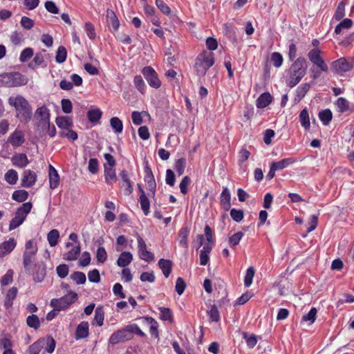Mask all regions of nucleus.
<instances>
[{
  "label": "nucleus",
  "mask_w": 354,
  "mask_h": 354,
  "mask_svg": "<svg viewBox=\"0 0 354 354\" xmlns=\"http://www.w3.org/2000/svg\"><path fill=\"white\" fill-rule=\"evenodd\" d=\"M12 163L19 168H24L29 164V160L25 153H17L12 157Z\"/></svg>",
  "instance_id": "obj_19"
},
{
  "label": "nucleus",
  "mask_w": 354,
  "mask_h": 354,
  "mask_svg": "<svg viewBox=\"0 0 354 354\" xmlns=\"http://www.w3.org/2000/svg\"><path fill=\"white\" fill-rule=\"evenodd\" d=\"M353 26V21L350 19H345L342 21L335 28L337 35L341 33L342 29H348Z\"/></svg>",
  "instance_id": "obj_44"
},
{
  "label": "nucleus",
  "mask_w": 354,
  "mask_h": 354,
  "mask_svg": "<svg viewBox=\"0 0 354 354\" xmlns=\"http://www.w3.org/2000/svg\"><path fill=\"white\" fill-rule=\"evenodd\" d=\"M28 193L24 189L15 191L12 194V198L17 202H24L27 200Z\"/></svg>",
  "instance_id": "obj_42"
},
{
  "label": "nucleus",
  "mask_w": 354,
  "mask_h": 354,
  "mask_svg": "<svg viewBox=\"0 0 354 354\" xmlns=\"http://www.w3.org/2000/svg\"><path fill=\"white\" fill-rule=\"evenodd\" d=\"M34 54V50L32 48H26L24 49L19 56L21 62H26L30 59Z\"/></svg>",
  "instance_id": "obj_52"
},
{
  "label": "nucleus",
  "mask_w": 354,
  "mask_h": 354,
  "mask_svg": "<svg viewBox=\"0 0 354 354\" xmlns=\"http://www.w3.org/2000/svg\"><path fill=\"white\" fill-rule=\"evenodd\" d=\"M67 57V51L65 47L61 46L57 48L55 60L57 63L62 64L64 62Z\"/></svg>",
  "instance_id": "obj_45"
},
{
  "label": "nucleus",
  "mask_w": 354,
  "mask_h": 354,
  "mask_svg": "<svg viewBox=\"0 0 354 354\" xmlns=\"http://www.w3.org/2000/svg\"><path fill=\"white\" fill-rule=\"evenodd\" d=\"M88 335V323L82 322L77 327L75 337L77 339L86 338Z\"/></svg>",
  "instance_id": "obj_24"
},
{
  "label": "nucleus",
  "mask_w": 354,
  "mask_h": 354,
  "mask_svg": "<svg viewBox=\"0 0 354 354\" xmlns=\"http://www.w3.org/2000/svg\"><path fill=\"white\" fill-rule=\"evenodd\" d=\"M26 323L28 326L34 329H37L40 326V321L36 315H29L27 317Z\"/></svg>",
  "instance_id": "obj_49"
},
{
  "label": "nucleus",
  "mask_w": 354,
  "mask_h": 354,
  "mask_svg": "<svg viewBox=\"0 0 354 354\" xmlns=\"http://www.w3.org/2000/svg\"><path fill=\"white\" fill-rule=\"evenodd\" d=\"M243 235L244 234L242 232H238L232 235L229 238V243L230 246L235 247L236 245H237L239 243L241 239L243 238Z\"/></svg>",
  "instance_id": "obj_56"
},
{
  "label": "nucleus",
  "mask_w": 354,
  "mask_h": 354,
  "mask_svg": "<svg viewBox=\"0 0 354 354\" xmlns=\"http://www.w3.org/2000/svg\"><path fill=\"white\" fill-rule=\"evenodd\" d=\"M8 142L13 147L21 146L24 142V135L20 130H15L9 136Z\"/></svg>",
  "instance_id": "obj_16"
},
{
  "label": "nucleus",
  "mask_w": 354,
  "mask_h": 354,
  "mask_svg": "<svg viewBox=\"0 0 354 354\" xmlns=\"http://www.w3.org/2000/svg\"><path fill=\"white\" fill-rule=\"evenodd\" d=\"M77 299V295L73 291H69L68 294L59 299H52L50 306L57 310L67 309Z\"/></svg>",
  "instance_id": "obj_8"
},
{
  "label": "nucleus",
  "mask_w": 354,
  "mask_h": 354,
  "mask_svg": "<svg viewBox=\"0 0 354 354\" xmlns=\"http://www.w3.org/2000/svg\"><path fill=\"white\" fill-rule=\"evenodd\" d=\"M71 279H73L77 284H84L86 282V277L84 273L82 272H74L71 275Z\"/></svg>",
  "instance_id": "obj_50"
},
{
  "label": "nucleus",
  "mask_w": 354,
  "mask_h": 354,
  "mask_svg": "<svg viewBox=\"0 0 354 354\" xmlns=\"http://www.w3.org/2000/svg\"><path fill=\"white\" fill-rule=\"evenodd\" d=\"M48 177L50 187L55 189L59 184V176L57 171L51 165H49Z\"/></svg>",
  "instance_id": "obj_20"
},
{
  "label": "nucleus",
  "mask_w": 354,
  "mask_h": 354,
  "mask_svg": "<svg viewBox=\"0 0 354 354\" xmlns=\"http://www.w3.org/2000/svg\"><path fill=\"white\" fill-rule=\"evenodd\" d=\"M273 98L269 93H263L256 101L257 107L259 109H263L270 104Z\"/></svg>",
  "instance_id": "obj_22"
},
{
  "label": "nucleus",
  "mask_w": 354,
  "mask_h": 354,
  "mask_svg": "<svg viewBox=\"0 0 354 354\" xmlns=\"http://www.w3.org/2000/svg\"><path fill=\"white\" fill-rule=\"evenodd\" d=\"M310 86L308 83H304L298 86L296 89V94L294 98L295 103H299L309 91Z\"/></svg>",
  "instance_id": "obj_23"
},
{
  "label": "nucleus",
  "mask_w": 354,
  "mask_h": 354,
  "mask_svg": "<svg viewBox=\"0 0 354 354\" xmlns=\"http://www.w3.org/2000/svg\"><path fill=\"white\" fill-rule=\"evenodd\" d=\"M270 59L272 64L276 68H279L283 64V59L279 53L274 52L272 53Z\"/></svg>",
  "instance_id": "obj_54"
},
{
  "label": "nucleus",
  "mask_w": 354,
  "mask_h": 354,
  "mask_svg": "<svg viewBox=\"0 0 354 354\" xmlns=\"http://www.w3.org/2000/svg\"><path fill=\"white\" fill-rule=\"evenodd\" d=\"M189 234V230L187 227H182L178 233V241L179 245L184 248L186 250L188 249V236Z\"/></svg>",
  "instance_id": "obj_18"
},
{
  "label": "nucleus",
  "mask_w": 354,
  "mask_h": 354,
  "mask_svg": "<svg viewBox=\"0 0 354 354\" xmlns=\"http://www.w3.org/2000/svg\"><path fill=\"white\" fill-rule=\"evenodd\" d=\"M215 62L214 53L208 51L201 53L195 60L194 69L198 76H204Z\"/></svg>",
  "instance_id": "obj_6"
},
{
  "label": "nucleus",
  "mask_w": 354,
  "mask_h": 354,
  "mask_svg": "<svg viewBox=\"0 0 354 354\" xmlns=\"http://www.w3.org/2000/svg\"><path fill=\"white\" fill-rule=\"evenodd\" d=\"M5 180L10 185H15L18 180V174L15 169H9L4 175Z\"/></svg>",
  "instance_id": "obj_38"
},
{
  "label": "nucleus",
  "mask_w": 354,
  "mask_h": 354,
  "mask_svg": "<svg viewBox=\"0 0 354 354\" xmlns=\"http://www.w3.org/2000/svg\"><path fill=\"white\" fill-rule=\"evenodd\" d=\"M321 50L318 48H313L308 54L310 61L322 72H327L328 65L321 57Z\"/></svg>",
  "instance_id": "obj_10"
},
{
  "label": "nucleus",
  "mask_w": 354,
  "mask_h": 354,
  "mask_svg": "<svg viewBox=\"0 0 354 354\" xmlns=\"http://www.w3.org/2000/svg\"><path fill=\"white\" fill-rule=\"evenodd\" d=\"M106 17L109 24L112 26L114 30H117L119 28L120 23L115 12L113 10H109L106 12Z\"/></svg>",
  "instance_id": "obj_36"
},
{
  "label": "nucleus",
  "mask_w": 354,
  "mask_h": 354,
  "mask_svg": "<svg viewBox=\"0 0 354 354\" xmlns=\"http://www.w3.org/2000/svg\"><path fill=\"white\" fill-rule=\"evenodd\" d=\"M37 245L35 240H28L25 243L23 253V266L26 273H30L35 263L37 253Z\"/></svg>",
  "instance_id": "obj_5"
},
{
  "label": "nucleus",
  "mask_w": 354,
  "mask_h": 354,
  "mask_svg": "<svg viewBox=\"0 0 354 354\" xmlns=\"http://www.w3.org/2000/svg\"><path fill=\"white\" fill-rule=\"evenodd\" d=\"M136 237L138 241V254L139 258L147 262L153 261L154 256L152 252L147 250V244L144 239L139 234H136Z\"/></svg>",
  "instance_id": "obj_11"
},
{
  "label": "nucleus",
  "mask_w": 354,
  "mask_h": 354,
  "mask_svg": "<svg viewBox=\"0 0 354 354\" xmlns=\"http://www.w3.org/2000/svg\"><path fill=\"white\" fill-rule=\"evenodd\" d=\"M17 241L14 238H10L0 243V259L9 255L17 246Z\"/></svg>",
  "instance_id": "obj_12"
},
{
  "label": "nucleus",
  "mask_w": 354,
  "mask_h": 354,
  "mask_svg": "<svg viewBox=\"0 0 354 354\" xmlns=\"http://www.w3.org/2000/svg\"><path fill=\"white\" fill-rule=\"evenodd\" d=\"M158 266L161 269L164 276L167 278L171 272V261L165 259H160L158 261Z\"/></svg>",
  "instance_id": "obj_30"
},
{
  "label": "nucleus",
  "mask_w": 354,
  "mask_h": 354,
  "mask_svg": "<svg viewBox=\"0 0 354 354\" xmlns=\"http://www.w3.org/2000/svg\"><path fill=\"white\" fill-rule=\"evenodd\" d=\"M55 122L57 127L64 131L69 129L72 125L71 119L68 116L57 117Z\"/></svg>",
  "instance_id": "obj_34"
},
{
  "label": "nucleus",
  "mask_w": 354,
  "mask_h": 354,
  "mask_svg": "<svg viewBox=\"0 0 354 354\" xmlns=\"http://www.w3.org/2000/svg\"><path fill=\"white\" fill-rule=\"evenodd\" d=\"M145 181L147 183V187L153 194H155L156 182L151 170L149 167L145 168Z\"/></svg>",
  "instance_id": "obj_29"
},
{
  "label": "nucleus",
  "mask_w": 354,
  "mask_h": 354,
  "mask_svg": "<svg viewBox=\"0 0 354 354\" xmlns=\"http://www.w3.org/2000/svg\"><path fill=\"white\" fill-rule=\"evenodd\" d=\"M102 112L99 109H93L88 111L87 117L91 122H97L102 117Z\"/></svg>",
  "instance_id": "obj_47"
},
{
  "label": "nucleus",
  "mask_w": 354,
  "mask_h": 354,
  "mask_svg": "<svg viewBox=\"0 0 354 354\" xmlns=\"http://www.w3.org/2000/svg\"><path fill=\"white\" fill-rule=\"evenodd\" d=\"M37 181V174L35 172L26 169L24 171L21 178V186L24 187H30L33 186Z\"/></svg>",
  "instance_id": "obj_14"
},
{
  "label": "nucleus",
  "mask_w": 354,
  "mask_h": 354,
  "mask_svg": "<svg viewBox=\"0 0 354 354\" xmlns=\"http://www.w3.org/2000/svg\"><path fill=\"white\" fill-rule=\"evenodd\" d=\"M13 347L12 342L6 337L0 339V348L3 349V351H12Z\"/></svg>",
  "instance_id": "obj_57"
},
{
  "label": "nucleus",
  "mask_w": 354,
  "mask_h": 354,
  "mask_svg": "<svg viewBox=\"0 0 354 354\" xmlns=\"http://www.w3.org/2000/svg\"><path fill=\"white\" fill-rule=\"evenodd\" d=\"M88 169L93 174H96L98 172L99 162L97 158H93L89 160Z\"/></svg>",
  "instance_id": "obj_58"
},
{
  "label": "nucleus",
  "mask_w": 354,
  "mask_h": 354,
  "mask_svg": "<svg viewBox=\"0 0 354 354\" xmlns=\"http://www.w3.org/2000/svg\"><path fill=\"white\" fill-rule=\"evenodd\" d=\"M254 272H255L253 267H250L247 269L244 279V284L245 287H250L251 286L253 277L254 276Z\"/></svg>",
  "instance_id": "obj_53"
},
{
  "label": "nucleus",
  "mask_w": 354,
  "mask_h": 354,
  "mask_svg": "<svg viewBox=\"0 0 354 354\" xmlns=\"http://www.w3.org/2000/svg\"><path fill=\"white\" fill-rule=\"evenodd\" d=\"M333 67L337 73H345L351 71L353 64L342 57L333 62Z\"/></svg>",
  "instance_id": "obj_15"
},
{
  "label": "nucleus",
  "mask_w": 354,
  "mask_h": 354,
  "mask_svg": "<svg viewBox=\"0 0 354 354\" xmlns=\"http://www.w3.org/2000/svg\"><path fill=\"white\" fill-rule=\"evenodd\" d=\"M142 73L151 87L158 88L161 86V82L158 77L157 73L151 66H145L142 68Z\"/></svg>",
  "instance_id": "obj_9"
},
{
  "label": "nucleus",
  "mask_w": 354,
  "mask_h": 354,
  "mask_svg": "<svg viewBox=\"0 0 354 354\" xmlns=\"http://www.w3.org/2000/svg\"><path fill=\"white\" fill-rule=\"evenodd\" d=\"M221 205L225 211L230 209L231 207V194L227 187H223L220 196Z\"/></svg>",
  "instance_id": "obj_17"
},
{
  "label": "nucleus",
  "mask_w": 354,
  "mask_h": 354,
  "mask_svg": "<svg viewBox=\"0 0 354 354\" xmlns=\"http://www.w3.org/2000/svg\"><path fill=\"white\" fill-rule=\"evenodd\" d=\"M14 271L12 269H9L6 271V274L2 276L0 279V283L1 286H7L12 283L13 281Z\"/></svg>",
  "instance_id": "obj_40"
},
{
  "label": "nucleus",
  "mask_w": 354,
  "mask_h": 354,
  "mask_svg": "<svg viewBox=\"0 0 354 354\" xmlns=\"http://www.w3.org/2000/svg\"><path fill=\"white\" fill-rule=\"evenodd\" d=\"M28 274L32 275L33 280L35 282H41L46 274V266L42 263L35 264L32 268L31 272Z\"/></svg>",
  "instance_id": "obj_13"
},
{
  "label": "nucleus",
  "mask_w": 354,
  "mask_h": 354,
  "mask_svg": "<svg viewBox=\"0 0 354 354\" xmlns=\"http://www.w3.org/2000/svg\"><path fill=\"white\" fill-rule=\"evenodd\" d=\"M185 165L186 160L184 158H180L176 160L175 163V169L178 176H181L184 173Z\"/></svg>",
  "instance_id": "obj_62"
},
{
  "label": "nucleus",
  "mask_w": 354,
  "mask_h": 354,
  "mask_svg": "<svg viewBox=\"0 0 354 354\" xmlns=\"http://www.w3.org/2000/svg\"><path fill=\"white\" fill-rule=\"evenodd\" d=\"M133 259V254L130 252H122L117 260V265L120 268H125L132 262Z\"/></svg>",
  "instance_id": "obj_21"
},
{
  "label": "nucleus",
  "mask_w": 354,
  "mask_h": 354,
  "mask_svg": "<svg viewBox=\"0 0 354 354\" xmlns=\"http://www.w3.org/2000/svg\"><path fill=\"white\" fill-rule=\"evenodd\" d=\"M32 207V205L30 202L24 203L17 209L15 215L24 221Z\"/></svg>",
  "instance_id": "obj_25"
},
{
  "label": "nucleus",
  "mask_w": 354,
  "mask_h": 354,
  "mask_svg": "<svg viewBox=\"0 0 354 354\" xmlns=\"http://www.w3.org/2000/svg\"><path fill=\"white\" fill-rule=\"evenodd\" d=\"M307 66L304 58L299 57L291 65L289 69L288 84L290 87L295 86L306 73Z\"/></svg>",
  "instance_id": "obj_4"
},
{
  "label": "nucleus",
  "mask_w": 354,
  "mask_h": 354,
  "mask_svg": "<svg viewBox=\"0 0 354 354\" xmlns=\"http://www.w3.org/2000/svg\"><path fill=\"white\" fill-rule=\"evenodd\" d=\"M27 78L19 73H6L0 75V84L8 87L20 86L26 84Z\"/></svg>",
  "instance_id": "obj_7"
},
{
  "label": "nucleus",
  "mask_w": 354,
  "mask_h": 354,
  "mask_svg": "<svg viewBox=\"0 0 354 354\" xmlns=\"http://www.w3.org/2000/svg\"><path fill=\"white\" fill-rule=\"evenodd\" d=\"M137 334L140 337L145 335V333L137 324H129L113 333L109 337V342L112 345L129 340L133 337V334Z\"/></svg>",
  "instance_id": "obj_3"
},
{
  "label": "nucleus",
  "mask_w": 354,
  "mask_h": 354,
  "mask_svg": "<svg viewBox=\"0 0 354 354\" xmlns=\"http://www.w3.org/2000/svg\"><path fill=\"white\" fill-rule=\"evenodd\" d=\"M316 315H317V310L315 308H312L310 311L308 313V314L305 315L302 317V321L307 322L308 321L310 322V324H312L314 323V322L316 319Z\"/></svg>",
  "instance_id": "obj_60"
},
{
  "label": "nucleus",
  "mask_w": 354,
  "mask_h": 354,
  "mask_svg": "<svg viewBox=\"0 0 354 354\" xmlns=\"http://www.w3.org/2000/svg\"><path fill=\"white\" fill-rule=\"evenodd\" d=\"M59 238V232L56 229L50 230L47 234V240L51 247H54L57 244Z\"/></svg>",
  "instance_id": "obj_39"
},
{
  "label": "nucleus",
  "mask_w": 354,
  "mask_h": 354,
  "mask_svg": "<svg viewBox=\"0 0 354 354\" xmlns=\"http://www.w3.org/2000/svg\"><path fill=\"white\" fill-rule=\"evenodd\" d=\"M299 121L301 123V125L306 130L310 129V118H309V113L306 109H304L299 114Z\"/></svg>",
  "instance_id": "obj_35"
},
{
  "label": "nucleus",
  "mask_w": 354,
  "mask_h": 354,
  "mask_svg": "<svg viewBox=\"0 0 354 354\" xmlns=\"http://www.w3.org/2000/svg\"><path fill=\"white\" fill-rule=\"evenodd\" d=\"M120 177L122 180V187H124L125 191L128 194H130L133 192V186L129 179L128 173L125 170H122L120 174Z\"/></svg>",
  "instance_id": "obj_32"
},
{
  "label": "nucleus",
  "mask_w": 354,
  "mask_h": 354,
  "mask_svg": "<svg viewBox=\"0 0 354 354\" xmlns=\"http://www.w3.org/2000/svg\"><path fill=\"white\" fill-rule=\"evenodd\" d=\"M104 318V313L102 308L97 307L95 310V317L93 322H95L99 326L103 325Z\"/></svg>",
  "instance_id": "obj_48"
},
{
  "label": "nucleus",
  "mask_w": 354,
  "mask_h": 354,
  "mask_svg": "<svg viewBox=\"0 0 354 354\" xmlns=\"http://www.w3.org/2000/svg\"><path fill=\"white\" fill-rule=\"evenodd\" d=\"M333 114L330 109H325L319 112V118L324 125H327L332 120Z\"/></svg>",
  "instance_id": "obj_46"
},
{
  "label": "nucleus",
  "mask_w": 354,
  "mask_h": 354,
  "mask_svg": "<svg viewBox=\"0 0 354 354\" xmlns=\"http://www.w3.org/2000/svg\"><path fill=\"white\" fill-rule=\"evenodd\" d=\"M96 258L97 261L100 263H103L106 261L107 259V254L104 247H100L97 248L96 252Z\"/></svg>",
  "instance_id": "obj_59"
},
{
  "label": "nucleus",
  "mask_w": 354,
  "mask_h": 354,
  "mask_svg": "<svg viewBox=\"0 0 354 354\" xmlns=\"http://www.w3.org/2000/svg\"><path fill=\"white\" fill-rule=\"evenodd\" d=\"M295 162V159L293 158H288L282 159L277 162H272L271 165L276 169V171L282 170L292 164Z\"/></svg>",
  "instance_id": "obj_27"
},
{
  "label": "nucleus",
  "mask_w": 354,
  "mask_h": 354,
  "mask_svg": "<svg viewBox=\"0 0 354 354\" xmlns=\"http://www.w3.org/2000/svg\"><path fill=\"white\" fill-rule=\"evenodd\" d=\"M133 82L136 88L142 93L145 91L146 85L140 75H136L134 77Z\"/></svg>",
  "instance_id": "obj_55"
},
{
  "label": "nucleus",
  "mask_w": 354,
  "mask_h": 354,
  "mask_svg": "<svg viewBox=\"0 0 354 354\" xmlns=\"http://www.w3.org/2000/svg\"><path fill=\"white\" fill-rule=\"evenodd\" d=\"M209 319L212 322H218L220 320V315L217 307L215 305H212L207 312Z\"/></svg>",
  "instance_id": "obj_51"
},
{
  "label": "nucleus",
  "mask_w": 354,
  "mask_h": 354,
  "mask_svg": "<svg viewBox=\"0 0 354 354\" xmlns=\"http://www.w3.org/2000/svg\"><path fill=\"white\" fill-rule=\"evenodd\" d=\"M212 245L209 243H205L203 249L200 251V264L205 266L209 261V254L212 251Z\"/></svg>",
  "instance_id": "obj_26"
},
{
  "label": "nucleus",
  "mask_w": 354,
  "mask_h": 354,
  "mask_svg": "<svg viewBox=\"0 0 354 354\" xmlns=\"http://www.w3.org/2000/svg\"><path fill=\"white\" fill-rule=\"evenodd\" d=\"M17 294V289L15 287L11 288L6 294L5 300V306L8 308L12 306L13 300L15 299Z\"/></svg>",
  "instance_id": "obj_37"
},
{
  "label": "nucleus",
  "mask_w": 354,
  "mask_h": 354,
  "mask_svg": "<svg viewBox=\"0 0 354 354\" xmlns=\"http://www.w3.org/2000/svg\"><path fill=\"white\" fill-rule=\"evenodd\" d=\"M8 102L14 107L16 118L23 123L30 122L32 115V109L28 101L21 95L9 97Z\"/></svg>",
  "instance_id": "obj_1"
},
{
  "label": "nucleus",
  "mask_w": 354,
  "mask_h": 354,
  "mask_svg": "<svg viewBox=\"0 0 354 354\" xmlns=\"http://www.w3.org/2000/svg\"><path fill=\"white\" fill-rule=\"evenodd\" d=\"M110 125L114 130L115 133H120L123 130V124L120 119L113 117L110 120Z\"/></svg>",
  "instance_id": "obj_41"
},
{
  "label": "nucleus",
  "mask_w": 354,
  "mask_h": 354,
  "mask_svg": "<svg viewBox=\"0 0 354 354\" xmlns=\"http://www.w3.org/2000/svg\"><path fill=\"white\" fill-rule=\"evenodd\" d=\"M148 116L149 114L146 111L139 112L134 111L131 114L133 123L136 125H140L143 122V116Z\"/></svg>",
  "instance_id": "obj_43"
},
{
  "label": "nucleus",
  "mask_w": 354,
  "mask_h": 354,
  "mask_svg": "<svg viewBox=\"0 0 354 354\" xmlns=\"http://www.w3.org/2000/svg\"><path fill=\"white\" fill-rule=\"evenodd\" d=\"M105 182L111 185L116 182L117 178L115 169L113 167H108L106 164L104 165Z\"/></svg>",
  "instance_id": "obj_28"
},
{
  "label": "nucleus",
  "mask_w": 354,
  "mask_h": 354,
  "mask_svg": "<svg viewBox=\"0 0 354 354\" xmlns=\"http://www.w3.org/2000/svg\"><path fill=\"white\" fill-rule=\"evenodd\" d=\"M50 109L46 105L39 106L36 109L34 115V120L37 130L53 138L56 135V129L55 125L50 123Z\"/></svg>",
  "instance_id": "obj_2"
},
{
  "label": "nucleus",
  "mask_w": 354,
  "mask_h": 354,
  "mask_svg": "<svg viewBox=\"0 0 354 354\" xmlns=\"http://www.w3.org/2000/svg\"><path fill=\"white\" fill-rule=\"evenodd\" d=\"M80 253V245L78 243L76 245L73 246V248L67 252H66L63 255V258L67 261H75L77 259Z\"/></svg>",
  "instance_id": "obj_33"
},
{
  "label": "nucleus",
  "mask_w": 354,
  "mask_h": 354,
  "mask_svg": "<svg viewBox=\"0 0 354 354\" xmlns=\"http://www.w3.org/2000/svg\"><path fill=\"white\" fill-rule=\"evenodd\" d=\"M345 15V5L343 2H340L336 9L334 15V18L339 21L342 19Z\"/></svg>",
  "instance_id": "obj_61"
},
{
  "label": "nucleus",
  "mask_w": 354,
  "mask_h": 354,
  "mask_svg": "<svg viewBox=\"0 0 354 354\" xmlns=\"http://www.w3.org/2000/svg\"><path fill=\"white\" fill-rule=\"evenodd\" d=\"M336 105L340 112H344L348 109V102L344 97H339L337 100Z\"/></svg>",
  "instance_id": "obj_64"
},
{
  "label": "nucleus",
  "mask_w": 354,
  "mask_h": 354,
  "mask_svg": "<svg viewBox=\"0 0 354 354\" xmlns=\"http://www.w3.org/2000/svg\"><path fill=\"white\" fill-rule=\"evenodd\" d=\"M140 195L139 201L140 203L141 208H142L145 215H148V214L149 212V207H150L149 201L148 198L147 197V196L145 193V191L140 187Z\"/></svg>",
  "instance_id": "obj_31"
},
{
  "label": "nucleus",
  "mask_w": 354,
  "mask_h": 354,
  "mask_svg": "<svg viewBox=\"0 0 354 354\" xmlns=\"http://www.w3.org/2000/svg\"><path fill=\"white\" fill-rule=\"evenodd\" d=\"M156 5L164 15H169L170 14L171 9L163 0H156Z\"/></svg>",
  "instance_id": "obj_63"
}]
</instances>
